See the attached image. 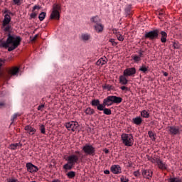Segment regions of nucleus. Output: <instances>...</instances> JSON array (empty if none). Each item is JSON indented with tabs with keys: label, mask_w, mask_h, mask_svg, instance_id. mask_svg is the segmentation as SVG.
Masks as SVG:
<instances>
[{
	"label": "nucleus",
	"mask_w": 182,
	"mask_h": 182,
	"mask_svg": "<svg viewBox=\"0 0 182 182\" xmlns=\"http://www.w3.org/2000/svg\"><path fill=\"white\" fill-rule=\"evenodd\" d=\"M142 176L144 178H147V180H150L151 177H153V171L150 169H142Z\"/></svg>",
	"instance_id": "obj_16"
},
{
	"label": "nucleus",
	"mask_w": 182,
	"mask_h": 182,
	"mask_svg": "<svg viewBox=\"0 0 182 182\" xmlns=\"http://www.w3.org/2000/svg\"><path fill=\"white\" fill-rule=\"evenodd\" d=\"M109 42H110L112 45V46H117V43L116 41H114V39L113 38H110L109 40Z\"/></svg>",
	"instance_id": "obj_42"
},
{
	"label": "nucleus",
	"mask_w": 182,
	"mask_h": 182,
	"mask_svg": "<svg viewBox=\"0 0 182 182\" xmlns=\"http://www.w3.org/2000/svg\"><path fill=\"white\" fill-rule=\"evenodd\" d=\"M107 63V58L102 57L96 63L97 66H103Z\"/></svg>",
	"instance_id": "obj_21"
},
{
	"label": "nucleus",
	"mask_w": 182,
	"mask_h": 182,
	"mask_svg": "<svg viewBox=\"0 0 182 182\" xmlns=\"http://www.w3.org/2000/svg\"><path fill=\"white\" fill-rule=\"evenodd\" d=\"M133 174H134V176L135 177H140V171L138 170V171H134V172L133 173Z\"/></svg>",
	"instance_id": "obj_46"
},
{
	"label": "nucleus",
	"mask_w": 182,
	"mask_h": 182,
	"mask_svg": "<svg viewBox=\"0 0 182 182\" xmlns=\"http://www.w3.org/2000/svg\"><path fill=\"white\" fill-rule=\"evenodd\" d=\"M102 89L104 90H108V91L113 90V86L109 84H105V85H102Z\"/></svg>",
	"instance_id": "obj_31"
},
{
	"label": "nucleus",
	"mask_w": 182,
	"mask_h": 182,
	"mask_svg": "<svg viewBox=\"0 0 182 182\" xmlns=\"http://www.w3.org/2000/svg\"><path fill=\"white\" fill-rule=\"evenodd\" d=\"M92 38L90 34L85 33H82L80 36V39L82 41V42H87V41H90V39Z\"/></svg>",
	"instance_id": "obj_23"
},
{
	"label": "nucleus",
	"mask_w": 182,
	"mask_h": 182,
	"mask_svg": "<svg viewBox=\"0 0 182 182\" xmlns=\"http://www.w3.org/2000/svg\"><path fill=\"white\" fill-rule=\"evenodd\" d=\"M141 117H144V119H149L150 117V114L146 110H143L141 112Z\"/></svg>",
	"instance_id": "obj_32"
},
{
	"label": "nucleus",
	"mask_w": 182,
	"mask_h": 182,
	"mask_svg": "<svg viewBox=\"0 0 182 182\" xmlns=\"http://www.w3.org/2000/svg\"><path fill=\"white\" fill-rule=\"evenodd\" d=\"M66 129L69 132H75L79 127V123L76 121H71L65 124Z\"/></svg>",
	"instance_id": "obj_8"
},
{
	"label": "nucleus",
	"mask_w": 182,
	"mask_h": 182,
	"mask_svg": "<svg viewBox=\"0 0 182 182\" xmlns=\"http://www.w3.org/2000/svg\"><path fill=\"white\" fill-rule=\"evenodd\" d=\"M67 163L63 166L65 173L72 170L75 167V164L79 161V156L76 154H71L65 158Z\"/></svg>",
	"instance_id": "obj_3"
},
{
	"label": "nucleus",
	"mask_w": 182,
	"mask_h": 182,
	"mask_svg": "<svg viewBox=\"0 0 182 182\" xmlns=\"http://www.w3.org/2000/svg\"><path fill=\"white\" fill-rule=\"evenodd\" d=\"M173 46L174 49H180V43L178 42H174Z\"/></svg>",
	"instance_id": "obj_40"
},
{
	"label": "nucleus",
	"mask_w": 182,
	"mask_h": 182,
	"mask_svg": "<svg viewBox=\"0 0 182 182\" xmlns=\"http://www.w3.org/2000/svg\"><path fill=\"white\" fill-rule=\"evenodd\" d=\"M7 73L9 76H18V73H19V67H12L8 70Z\"/></svg>",
	"instance_id": "obj_14"
},
{
	"label": "nucleus",
	"mask_w": 182,
	"mask_h": 182,
	"mask_svg": "<svg viewBox=\"0 0 182 182\" xmlns=\"http://www.w3.org/2000/svg\"><path fill=\"white\" fill-rule=\"evenodd\" d=\"M66 176L68 177V178H75L76 176V172L71 171L67 173Z\"/></svg>",
	"instance_id": "obj_33"
},
{
	"label": "nucleus",
	"mask_w": 182,
	"mask_h": 182,
	"mask_svg": "<svg viewBox=\"0 0 182 182\" xmlns=\"http://www.w3.org/2000/svg\"><path fill=\"white\" fill-rule=\"evenodd\" d=\"M148 134H149L150 139H151V140H153L154 141V140H156V134L154 133L153 131H149Z\"/></svg>",
	"instance_id": "obj_34"
},
{
	"label": "nucleus",
	"mask_w": 182,
	"mask_h": 182,
	"mask_svg": "<svg viewBox=\"0 0 182 182\" xmlns=\"http://www.w3.org/2000/svg\"><path fill=\"white\" fill-rule=\"evenodd\" d=\"M91 105L93 107H97V110H102L103 109V105H104V101L102 102V104H100V100L97 99H94L91 101Z\"/></svg>",
	"instance_id": "obj_11"
},
{
	"label": "nucleus",
	"mask_w": 182,
	"mask_h": 182,
	"mask_svg": "<svg viewBox=\"0 0 182 182\" xmlns=\"http://www.w3.org/2000/svg\"><path fill=\"white\" fill-rule=\"evenodd\" d=\"M119 83L123 85H126L127 83H129V80H127V75H124V73L119 76Z\"/></svg>",
	"instance_id": "obj_20"
},
{
	"label": "nucleus",
	"mask_w": 182,
	"mask_h": 182,
	"mask_svg": "<svg viewBox=\"0 0 182 182\" xmlns=\"http://www.w3.org/2000/svg\"><path fill=\"white\" fill-rule=\"evenodd\" d=\"M60 11V6L58 4H54L53 6V11L50 16V19H56L59 21L60 18V14L59 13Z\"/></svg>",
	"instance_id": "obj_7"
},
{
	"label": "nucleus",
	"mask_w": 182,
	"mask_h": 182,
	"mask_svg": "<svg viewBox=\"0 0 182 182\" xmlns=\"http://www.w3.org/2000/svg\"><path fill=\"white\" fill-rule=\"evenodd\" d=\"M94 29L97 32V33H102L105 29V26L102 24V23H99L98 24L94 25Z\"/></svg>",
	"instance_id": "obj_18"
},
{
	"label": "nucleus",
	"mask_w": 182,
	"mask_h": 182,
	"mask_svg": "<svg viewBox=\"0 0 182 182\" xmlns=\"http://www.w3.org/2000/svg\"><path fill=\"white\" fill-rule=\"evenodd\" d=\"M22 0H13L14 2V5H17L18 6H19V5H21V1Z\"/></svg>",
	"instance_id": "obj_44"
},
{
	"label": "nucleus",
	"mask_w": 182,
	"mask_h": 182,
	"mask_svg": "<svg viewBox=\"0 0 182 182\" xmlns=\"http://www.w3.org/2000/svg\"><path fill=\"white\" fill-rule=\"evenodd\" d=\"M122 102H123V98L116 95H109L104 99V105H102V109H100V112H103L104 114L110 116V114H112V109L106 108V106L107 107H109L114 104L120 105Z\"/></svg>",
	"instance_id": "obj_2"
},
{
	"label": "nucleus",
	"mask_w": 182,
	"mask_h": 182,
	"mask_svg": "<svg viewBox=\"0 0 182 182\" xmlns=\"http://www.w3.org/2000/svg\"><path fill=\"white\" fill-rule=\"evenodd\" d=\"M24 130L28 133L30 136H33L36 133V129L32 127V126L27 125L25 127Z\"/></svg>",
	"instance_id": "obj_19"
},
{
	"label": "nucleus",
	"mask_w": 182,
	"mask_h": 182,
	"mask_svg": "<svg viewBox=\"0 0 182 182\" xmlns=\"http://www.w3.org/2000/svg\"><path fill=\"white\" fill-rule=\"evenodd\" d=\"M164 76H166V77L168 76V73L164 72Z\"/></svg>",
	"instance_id": "obj_55"
},
{
	"label": "nucleus",
	"mask_w": 182,
	"mask_h": 182,
	"mask_svg": "<svg viewBox=\"0 0 182 182\" xmlns=\"http://www.w3.org/2000/svg\"><path fill=\"white\" fill-rule=\"evenodd\" d=\"M159 15H163V14L160 13Z\"/></svg>",
	"instance_id": "obj_56"
},
{
	"label": "nucleus",
	"mask_w": 182,
	"mask_h": 182,
	"mask_svg": "<svg viewBox=\"0 0 182 182\" xmlns=\"http://www.w3.org/2000/svg\"><path fill=\"white\" fill-rule=\"evenodd\" d=\"M43 107H45V104H42L41 105H39L38 107V110H41V112H43V109H43Z\"/></svg>",
	"instance_id": "obj_47"
},
{
	"label": "nucleus",
	"mask_w": 182,
	"mask_h": 182,
	"mask_svg": "<svg viewBox=\"0 0 182 182\" xmlns=\"http://www.w3.org/2000/svg\"><path fill=\"white\" fill-rule=\"evenodd\" d=\"M39 130L42 134H46V128H45V125H40Z\"/></svg>",
	"instance_id": "obj_35"
},
{
	"label": "nucleus",
	"mask_w": 182,
	"mask_h": 182,
	"mask_svg": "<svg viewBox=\"0 0 182 182\" xmlns=\"http://www.w3.org/2000/svg\"><path fill=\"white\" fill-rule=\"evenodd\" d=\"M132 122L134 124H136V126H140V124L143 123V119L140 117H136L132 119Z\"/></svg>",
	"instance_id": "obj_26"
},
{
	"label": "nucleus",
	"mask_w": 182,
	"mask_h": 182,
	"mask_svg": "<svg viewBox=\"0 0 182 182\" xmlns=\"http://www.w3.org/2000/svg\"><path fill=\"white\" fill-rule=\"evenodd\" d=\"M110 170L113 174H120L122 173V168L119 165H112Z\"/></svg>",
	"instance_id": "obj_17"
},
{
	"label": "nucleus",
	"mask_w": 182,
	"mask_h": 182,
	"mask_svg": "<svg viewBox=\"0 0 182 182\" xmlns=\"http://www.w3.org/2000/svg\"><path fill=\"white\" fill-rule=\"evenodd\" d=\"M2 106H5L4 102H0V107H2Z\"/></svg>",
	"instance_id": "obj_54"
},
{
	"label": "nucleus",
	"mask_w": 182,
	"mask_h": 182,
	"mask_svg": "<svg viewBox=\"0 0 182 182\" xmlns=\"http://www.w3.org/2000/svg\"><path fill=\"white\" fill-rule=\"evenodd\" d=\"M169 134L171 136H176L180 134V128L177 126H170L168 127Z\"/></svg>",
	"instance_id": "obj_13"
},
{
	"label": "nucleus",
	"mask_w": 182,
	"mask_h": 182,
	"mask_svg": "<svg viewBox=\"0 0 182 182\" xmlns=\"http://www.w3.org/2000/svg\"><path fill=\"white\" fill-rule=\"evenodd\" d=\"M121 90H125V92H127V90H129V87H126V86H122L120 87Z\"/></svg>",
	"instance_id": "obj_49"
},
{
	"label": "nucleus",
	"mask_w": 182,
	"mask_h": 182,
	"mask_svg": "<svg viewBox=\"0 0 182 182\" xmlns=\"http://www.w3.org/2000/svg\"><path fill=\"white\" fill-rule=\"evenodd\" d=\"M159 34H161V42L166 43L167 42V33L166 31H159Z\"/></svg>",
	"instance_id": "obj_25"
},
{
	"label": "nucleus",
	"mask_w": 182,
	"mask_h": 182,
	"mask_svg": "<svg viewBox=\"0 0 182 182\" xmlns=\"http://www.w3.org/2000/svg\"><path fill=\"white\" fill-rule=\"evenodd\" d=\"M36 9H39V6H34L32 10L31 14V18H33V19H35L36 18V16H38V13L35 12Z\"/></svg>",
	"instance_id": "obj_29"
},
{
	"label": "nucleus",
	"mask_w": 182,
	"mask_h": 182,
	"mask_svg": "<svg viewBox=\"0 0 182 182\" xmlns=\"http://www.w3.org/2000/svg\"><path fill=\"white\" fill-rule=\"evenodd\" d=\"M45 18H46V13L45 12H42L39 14V16H38V19L42 21H43V19H45Z\"/></svg>",
	"instance_id": "obj_37"
},
{
	"label": "nucleus",
	"mask_w": 182,
	"mask_h": 182,
	"mask_svg": "<svg viewBox=\"0 0 182 182\" xmlns=\"http://www.w3.org/2000/svg\"><path fill=\"white\" fill-rule=\"evenodd\" d=\"M104 151H105V154H109V149H104Z\"/></svg>",
	"instance_id": "obj_52"
},
{
	"label": "nucleus",
	"mask_w": 182,
	"mask_h": 182,
	"mask_svg": "<svg viewBox=\"0 0 182 182\" xmlns=\"http://www.w3.org/2000/svg\"><path fill=\"white\" fill-rule=\"evenodd\" d=\"M38 34H36V36H34V37L33 38L32 41L33 42H35V41H36V39H38Z\"/></svg>",
	"instance_id": "obj_50"
},
{
	"label": "nucleus",
	"mask_w": 182,
	"mask_h": 182,
	"mask_svg": "<svg viewBox=\"0 0 182 182\" xmlns=\"http://www.w3.org/2000/svg\"><path fill=\"white\" fill-rule=\"evenodd\" d=\"M136 68L132 67V68H126L123 73L124 74V76H127V77H134V75H136Z\"/></svg>",
	"instance_id": "obj_9"
},
{
	"label": "nucleus",
	"mask_w": 182,
	"mask_h": 182,
	"mask_svg": "<svg viewBox=\"0 0 182 182\" xmlns=\"http://www.w3.org/2000/svg\"><path fill=\"white\" fill-rule=\"evenodd\" d=\"M85 114H87L89 116H92V114H95V109L91 107H87V109H85Z\"/></svg>",
	"instance_id": "obj_30"
},
{
	"label": "nucleus",
	"mask_w": 182,
	"mask_h": 182,
	"mask_svg": "<svg viewBox=\"0 0 182 182\" xmlns=\"http://www.w3.org/2000/svg\"><path fill=\"white\" fill-rule=\"evenodd\" d=\"M75 154H77L78 156H80V151H75Z\"/></svg>",
	"instance_id": "obj_53"
},
{
	"label": "nucleus",
	"mask_w": 182,
	"mask_h": 182,
	"mask_svg": "<svg viewBox=\"0 0 182 182\" xmlns=\"http://www.w3.org/2000/svg\"><path fill=\"white\" fill-rule=\"evenodd\" d=\"M21 116L20 113H15L12 117H11V121L14 122V120H16L17 117H19Z\"/></svg>",
	"instance_id": "obj_39"
},
{
	"label": "nucleus",
	"mask_w": 182,
	"mask_h": 182,
	"mask_svg": "<svg viewBox=\"0 0 182 182\" xmlns=\"http://www.w3.org/2000/svg\"><path fill=\"white\" fill-rule=\"evenodd\" d=\"M6 62V60L0 58V69L5 65V63Z\"/></svg>",
	"instance_id": "obj_43"
},
{
	"label": "nucleus",
	"mask_w": 182,
	"mask_h": 182,
	"mask_svg": "<svg viewBox=\"0 0 182 182\" xmlns=\"http://www.w3.org/2000/svg\"><path fill=\"white\" fill-rule=\"evenodd\" d=\"M22 144L21 142L19 143H16V144H11L9 146V149H10V150H16L18 149H21V147H22Z\"/></svg>",
	"instance_id": "obj_22"
},
{
	"label": "nucleus",
	"mask_w": 182,
	"mask_h": 182,
	"mask_svg": "<svg viewBox=\"0 0 182 182\" xmlns=\"http://www.w3.org/2000/svg\"><path fill=\"white\" fill-rule=\"evenodd\" d=\"M7 182H18V179L15 178H8Z\"/></svg>",
	"instance_id": "obj_48"
},
{
	"label": "nucleus",
	"mask_w": 182,
	"mask_h": 182,
	"mask_svg": "<svg viewBox=\"0 0 182 182\" xmlns=\"http://www.w3.org/2000/svg\"><path fill=\"white\" fill-rule=\"evenodd\" d=\"M11 21V15L5 14L1 28L4 32L7 33V38L6 41L0 39V49H2V48L8 49V52H12V50L17 49L21 46V42H22L21 36L12 34V26L9 24Z\"/></svg>",
	"instance_id": "obj_1"
},
{
	"label": "nucleus",
	"mask_w": 182,
	"mask_h": 182,
	"mask_svg": "<svg viewBox=\"0 0 182 182\" xmlns=\"http://www.w3.org/2000/svg\"><path fill=\"white\" fill-rule=\"evenodd\" d=\"M158 168L160 170H167V164H166V163L163 162V161H161V159L156 158L155 160Z\"/></svg>",
	"instance_id": "obj_15"
},
{
	"label": "nucleus",
	"mask_w": 182,
	"mask_h": 182,
	"mask_svg": "<svg viewBox=\"0 0 182 182\" xmlns=\"http://www.w3.org/2000/svg\"><path fill=\"white\" fill-rule=\"evenodd\" d=\"M121 139L124 145L127 147H132L134 144V138L132 134H122L121 135Z\"/></svg>",
	"instance_id": "obj_5"
},
{
	"label": "nucleus",
	"mask_w": 182,
	"mask_h": 182,
	"mask_svg": "<svg viewBox=\"0 0 182 182\" xmlns=\"http://www.w3.org/2000/svg\"><path fill=\"white\" fill-rule=\"evenodd\" d=\"M33 1H36V0H33Z\"/></svg>",
	"instance_id": "obj_57"
},
{
	"label": "nucleus",
	"mask_w": 182,
	"mask_h": 182,
	"mask_svg": "<svg viewBox=\"0 0 182 182\" xmlns=\"http://www.w3.org/2000/svg\"><path fill=\"white\" fill-rule=\"evenodd\" d=\"M160 30L154 29L149 32L146 31L144 34L145 39H149V41H154L159 38Z\"/></svg>",
	"instance_id": "obj_6"
},
{
	"label": "nucleus",
	"mask_w": 182,
	"mask_h": 182,
	"mask_svg": "<svg viewBox=\"0 0 182 182\" xmlns=\"http://www.w3.org/2000/svg\"><path fill=\"white\" fill-rule=\"evenodd\" d=\"M139 55L134 54L131 56L132 59L134 60V63H139V62L141 61V58L144 56V51L140 50L138 52Z\"/></svg>",
	"instance_id": "obj_10"
},
{
	"label": "nucleus",
	"mask_w": 182,
	"mask_h": 182,
	"mask_svg": "<svg viewBox=\"0 0 182 182\" xmlns=\"http://www.w3.org/2000/svg\"><path fill=\"white\" fill-rule=\"evenodd\" d=\"M125 15L127 18H132V16L133 15V11H132V6H128L125 8Z\"/></svg>",
	"instance_id": "obj_24"
},
{
	"label": "nucleus",
	"mask_w": 182,
	"mask_h": 182,
	"mask_svg": "<svg viewBox=\"0 0 182 182\" xmlns=\"http://www.w3.org/2000/svg\"><path fill=\"white\" fill-rule=\"evenodd\" d=\"M104 174H110V171L109 170L104 171Z\"/></svg>",
	"instance_id": "obj_51"
},
{
	"label": "nucleus",
	"mask_w": 182,
	"mask_h": 182,
	"mask_svg": "<svg viewBox=\"0 0 182 182\" xmlns=\"http://www.w3.org/2000/svg\"><path fill=\"white\" fill-rule=\"evenodd\" d=\"M90 22H92V23H95V25L100 23V18H99V16L92 17L90 18Z\"/></svg>",
	"instance_id": "obj_27"
},
{
	"label": "nucleus",
	"mask_w": 182,
	"mask_h": 182,
	"mask_svg": "<svg viewBox=\"0 0 182 182\" xmlns=\"http://www.w3.org/2000/svg\"><path fill=\"white\" fill-rule=\"evenodd\" d=\"M168 182H182V180L179 178H170L168 181Z\"/></svg>",
	"instance_id": "obj_36"
},
{
	"label": "nucleus",
	"mask_w": 182,
	"mask_h": 182,
	"mask_svg": "<svg viewBox=\"0 0 182 182\" xmlns=\"http://www.w3.org/2000/svg\"><path fill=\"white\" fill-rule=\"evenodd\" d=\"M81 149L85 156H93L96 154V147L90 143L85 144Z\"/></svg>",
	"instance_id": "obj_4"
},
{
	"label": "nucleus",
	"mask_w": 182,
	"mask_h": 182,
	"mask_svg": "<svg viewBox=\"0 0 182 182\" xmlns=\"http://www.w3.org/2000/svg\"><path fill=\"white\" fill-rule=\"evenodd\" d=\"M117 38L120 42H123V41H124V37H123V36H122L120 33L117 34Z\"/></svg>",
	"instance_id": "obj_38"
},
{
	"label": "nucleus",
	"mask_w": 182,
	"mask_h": 182,
	"mask_svg": "<svg viewBox=\"0 0 182 182\" xmlns=\"http://www.w3.org/2000/svg\"><path fill=\"white\" fill-rule=\"evenodd\" d=\"M120 181L121 182H129V178H127V177L124 176H122L120 178Z\"/></svg>",
	"instance_id": "obj_41"
},
{
	"label": "nucleus",
	"mask_w": 182,
	"mask_h": 182,
	"mask_svg": "<svg viewBox=\"0 0 182 182\" xmlns=\"http://www.w3.org/2000/svg\"><path fill=\"white\" fill-rule=\"evenodd\" d=\"M26 166L27 168V171H28V173H37L38 171H39V168H38L36 166L33 165L31 162L27 163Z\"/></svg>",
	"instance_id": "obj_12"
},
{
	"label": "nucleus",
	"mask_w": 182,
	"mask_h": 182,
	"mask_svg": "<svg viewBox=\"0 0 182 182\" xmlns=\"http://www.w3.org/2000/svg\"><path fill=\"white\" fill-rule=\"evenodd\" d=\"M4 14H5V15H6V14H8V15L14 16V13L11 12V11H9L8 9H5L4 11Z\"/></svg>",
	"instance_id": "obj_45"
},
{
	"label": "nucleus",
	"mask_w": 182,
	"mask_h": 182,
	"mask_svg": "<svg viewBox=\"0 0 182 182\" xmlns=\"http://www.w3.org/2000/svg\"><path fill=\"white\" fill-rule=\"evenodd\" d=\"M139 71L146 74L149 73V66H146V65L142 64V65L139 68Z\"/></svg>",
	"instance_id": "obj_28"
}]
</instances>
